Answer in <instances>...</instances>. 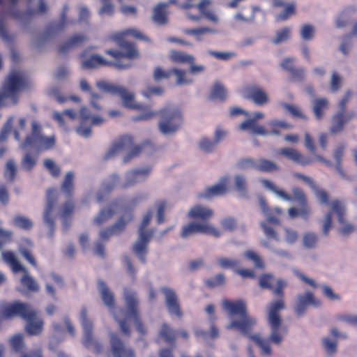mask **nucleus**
<instances>
[{
    "label": "nucleus",
    "instance_id": "nucleus-26",
    "mask_svg": "<svg viewBox=\"0 0 357 357\" xmlns=\"http://www.w3.org/2000/svg\"><path fill=\"white\" fill-rule=\"evenodd\" d=\"M278 152L280 155L292 160L294 162L303 166L308 165L313 162V159L304 156L298 151L293 148H282Z\"/></svg>",
    "mask_w": 357,
    "mask_h": 357
},
{
    "label": "nucleus",
    "instance_id": "nucleus-19",
    "mask_svg": "<svg viewBox=\"0 0 357 357\" xmlns=\"http://www.w3.org/2000/svg\"><path fill=\"white\" fill-rule=\"evenodd\" d=\"M259 285L263 289H273L275 295L282 296V289L287 286V282L280 278L276 279L273 274L266 273L260 275Z\"/></svg>",
    "mask_w": 357,
    "mask_h": 357
},
{
    "label": "nucleus",
    "instance_id": "nucleus-42",
    "mask_svg": "<svg viewBox=\"0 0 357 357\" xmlns=\"http://www.w3.org/2000/svg\"><path fill=\"white\" fill-rule=\"evenodd\" d=\"M321 345L327 356L332 357L337 354V340H333L330 336H325L321 339Z\"/></svg>",
    "mask_w": 357,
    "mask_h": 357
},
{
    "label": "nucleus",
    "instance_id": "nucleus-20",
    "mask_svg": "<svg viewBox=\"0 0 357 357\" xmlns=\"http://www.w3.org/2000/svg\"><path fill=\"white\" fill-rule=\"evenodd\" d=\"M229 178L227 176L220 178V181L214 185L207 187L199 192L198 197L210 199L214 197L222 196L228 192Z\"/></svg>",
    "mask_w": 357,
    "mask_h": 357
},
{
    "label": "nucleus",
    "instance_id": "nucleus-13",
    "mask_svg": "<svg viewBox=\"0 0 357 357\" xmlns=\"http://www.w3.org/2000/svg\"><path fill=\"white\" fill-rule=\"evenodd\" d=\"M68 9V6H64L59 21L52 23L49 26L47 33L40 34L33 38L31 44L33 47L38 48L40 47L45 43L50 34L61 32L63 31L70 23H73V21H70L67 19L66 12Z\"/></svg>",
    "mask_w": 357,
    "mask_h": 357
},
{
    "label": "nucleus",
    "instance_id": "nucleus-21",
    "mask_svg": "<svg viewBox=\"0 0 357 357\" xmlns=\"http://www.w3.org/2000/svg\"><path fill=\"white\" fill-rule=\"evenodd\" d=\"M153 236L151 234H144L138 233V237L132 245V252L143 263L146 262V255L149 252V243L150 242Z\"/></svg>",
    "mask_w": 357,
    "mask_h": 357
},
{
    "label": "nucleus",
    "instance_id": "nucleus-62",
    "mask_svg": "<svg viewBox=\"0 0 357 357\" xmlns=\"http://www.w3.org/2000/svg\"><path fill=\"white\" fill-rule=\"evenodd\" d=\"M237 167L243 170H247L250 169L257 170V159L251 158L241 159L238 162Z\"/></svg>",
    "mask_w": 357,
    "mask_h": 357
},
{
    "label": "nucleus",
    "instance_id": "nucleus-51",
    "mask_svg": "<svg viewBox=\"0 0 357 357\" xmlns=\"http://www.w3.org/2000/svg\"><path fill=\"white\" fill-rule=\"evenodd\" d=\"M176 332L167 324H163L159 331V335L169 344H174L176 340Z\"/></svg>",
    "mask_w": 357,
    "mask_h": 357
},
{
    "label": "nucleus",
    "instance_id": "nucleus-32",
    "mask_svg": "<svg viewBox=\"0 0 357 357\" xmlns=\"http://www.w3.org/2000/svg\"><path fill=\"white\" fill-rule=\"evenodd\" d=\"M98 288L103 303L108 307L112 308L114 304V296L112 291L107 287L104 281L99 280Z\"/></svg>",
    "mask_w": 357,
    "mask_h": 357
},
{
    "label": "nucleus",
    "instance_id": "nucleus-1",
    "mask_svg": "<svg viewBox=\"0 0 357 357\" xmlns=\"http://www.w3.org/2000/svg\"><path fill=\"white\" fill-rule=\"evenodd\" d=\"M222 305L230 319V321L225 326V328L237 331L255 342L261 349L263 355H271L272 351L270 342L280 345L288 333V326L283 323L280 314V312L285 308L284 303L282 299L271 302L267 307L266 321L269 328L268 339L262 337L259 333H250L252 328L257 325V320L248 313L245 301L242 299L224 300Z\"/></svg>",
    "mask_w": 357,
    "mask_h": 357
},
{
    "label": "nucleus",
    "instance_id": "nucleus-45",
    "mask_svg": "<svg viewBox=\"0 0 357 357\" xmlns=\"http://www.w3.org/2000/svg\"><path fill=\"white\" fill-rule=\"evenodd\" d=\"M261 183L265 188L274 192L276 195L282 199L286 201H291L292 199V197L290 195L287 194L282 190L278 188L271 181L267 179H262Z\"/></svg>",
    "mask_w": 357,
    "mask_h": 357
},
{
    "label": "nucleus",
    "instance_id": "nucleus-25",
    "mask_svg": "<svg viewBox=\"0 0 357 357\" xmlns=\"http://www.w3.org/2000/svg\"><path fill=\"white\" fill-rule=\"evenodd\" d=\"M56 191L49 189L47 191V205L44 212V221L49 228V237L52 238L54 233V220L50 217V213L55 202Z\"/></svg>",
    "mask_w": 357,
    "mask_h": 357
},
{
    "label": "nucleus",
    "instance_id": "nucleus-16",
    "mask_svg": "<svg viewBox=\"0 0 357 357\" xmlns=\"http://www.w3.org/2000/svg\"><path fill=\"white\" fill-rule=\"evenodd\" d=\"M321 304V301L316 298L312 291H305L304 293L296 295L294 310L296 315L301 317L305 314L306 310L310 305L319 307Z\"/></svg>",
    "mask_w": 357,
    "mask_h": 357
},
{
    "label": "nucleus",
    "instance_id": "nucleus-7",
    "mask_svg": "<svg viewBox=\"0 0 357 357\" xmlns=\"http://www.w3.org/2000/svg\"><path fill=\"white\" fill-rule=\"evenodd\" d=\"M96 86L105 92L118 95L121 98L124 107L133 109H144L143 105L135 101V93L126 87L103 80L97 82Z\"/></svg>",
    "mask_w": 357,
    "mask_h": 357
},
{
    "label": "nucleus",
    "instance_id": "nucleus-30",
    "mask_svg": "<svg viewBox=\"0 0 357 357\" xmlns=\"http://www.w3.org/2000/svg\"><path fill=\"white\" fill-rule=\"evenodd\" d=\"M116 213L115 204H111L102 208L93 218V224L100 226L106 223Z\"/></svg>",
    "mask_w": 357,
    "mask_h": 357
},
{
    "label": "nucleus",
    "instance_id": "nucleus-31",
    "mask_svg": "<svg viewBox=\"0 0 357 357\" xmlns=\"http://www.w3.org/2000/svg\"><path fill=\"white\" fill-rule=\"evenodd\" d=\"M86 40H88V38L84 34L79 33L73 35L69 38V40L61 45L60 52L61 53H65L70 50L82 45Z\"/></svg>",
    "mask_w": 357,
    "mask_h": 357
},
{
    "label": "nucleus",
    "instance_id": "nucleus-59",
    "mask_svg": "<svg viewBox=\"0 0 357 357\" xmlns=\"http://www.w3.org/2000/svg\"><path fill=\"white\" fill-rule=\"evenodd\" d=\"M149 199V194L144 192H140L135 194L128 201V206L134 208L142 202Z\"/></svg>",
    "mask_w": 357,
    "mask_h": 357
},
{
    "label": "nucleus",
    "instance_id": "nucleus-58",
    "mask_svg": "<svg viewBox=\"0 0 357 357\" xmlns=\"http://www.w3.org/2000/svg\"><path fill=\"white\" fill-rule=\"evenodd\" d=\"M13 225L24 230H29L33 227L32 222L29 218L22 215H16L14 217Z\"/></svg>",
    "mask_w": 357,
    "mask_h": 357
},
{
    "label": "nucleus",
    "instance_id": "nucleus-41",
    "mask_svg": "<svg viewBox=\"0 0 357 357\" xmlns=\"http://www.w3.org/2000/svg\"><path fill=\"white\" fill-rule=\"evenodd\" d=\"M234 186L240 197L243 199L248 198L247 179L245 176L241 174H236L234 176Z\"/></svg>",
    "mask_w": 357,
    "mask_h": 357
},
{
    "label": "nucleus",
    "instance_id": "nucleus-57",
    "mask_svg": "<svg viewBox=\"0 0 357 357\" xmlns=\"http://www.w3.org/2000/svg\"><path fill=\"white\" fill-rule=\"evenodd\" d=\"M74 173L68 172L66 173L65 178L61 185L62 190L68 195H70L73 191Z\"/></svg>",
    "mask_w": 357,
    "mask_h": 357
},
{
    "label": "nucleus",
    "instance_id": "nucleus-10",
    "mask_svg": "<svg viewBox=\"0 0 357 357\" xmlns=\"http://www.w3.org/2000/svg\"><path fill=\"white\" fill-rule=\"evenodd\" d=\"M132 146L133 142L130 137H123L113 144V145L106 153L105 158L106 159H109L119 154L121 151H128V153L123 158V162L127 163L132 158L138 156L142 151L141 146Z\"/></svg>",
    "mask_w": 357,
    "mask_h": 357
},
{
    "label": "nucleus",
    "instance_id": "nucleus-23",
    "mask_svg": "<svg viewBox=\"0 0 357 357\" xmlns=\"http://www.w3.org/2000/svg\"><path fill=\"white\" fill-rule=\"evenodd\" d=\"M119 46L122 49V51L107 50H105V53L117 60L123 57L133 59L137 56V50L131 43L125 41L124 40H120L119 41Z\"/></svg>",
    "mask_w": 357,
    "mask_h": 357
},
{
    "label": "nucleus",
    "instance_id": "nucleus-24",
    "mask_svg": "<svg viewBox=\"0 0 357 357\" xmlns=\"http://www.w3.org/2000/svg\"><path fill=\"white\" fill-rule=\"evenodd\" d=\"M160 291L165 296V302L169 313L178 317H181L182 312L175 291L167 287H162Z\"/></svg>",
    "mask_w": 357,
    "mask_h": 357
},
{
    "label": "nucleus",
    "instance_id": "nucleus-46",
    "mask_svg": "<svg viewBox=\"0 0 357 357\" xmlns=\"http://www.w3.org/2000/svg\"><path fill=\"white\" fill-rule=\"evenodd\" d=\"M332 213H336L337 216V219L340 223L344 222V215L346 213V207L345 205L339 200L333 201L331 204V211Z\"/></svg>",
    "mask_w": 357,
    "mask_h": 357
},
{
    "label": "nucleus",
    "instance_id": "nucleus-55",
    "mask_svg": "<svg viewBox=\"0 0 357 357\" xmlns=\"http://www.w3.org/2000/svg\"><path fill=\"white\" fill-rule=\"evenodd\" d=\"M284 9L280 14L276 16V19L280 21L287 20L291 15H294L296 13V2L286 3Z\"/></svg>",
    "mask_w": 357,
    "mask_h": 357
},
{
    "label": "nucleus",
    "instance_id": "nucleus-40",
    "mask_svg": "<svg viewBox=\"0 0 357 357\" xmlns=\"http://www.w3.org/2000/svg\"><path fill=\"white\" fill-rule=\"evenodd\" d=\"M268 125L271 128V130H268V135H280L281 132L278 129L279 128L284 130H289L293 128V126L291 123H289L285 121L277 119H272L269 121L268 122Z\"/></svg>",
    "mask_w": 357,
    "mask_h": 357
},
{
    "label": "nucleus",
    "instance_id": "nucleus-53",
    "mask_svg": "<svg viewBox=\"0 0 357 357\" xmlns=\"http://www.w3.org/2000/svg\"><path fill=\"white\" fill-rule=\"evenodd\" d=\"M215 261L220 268L225 269L233 268L240 265V260L231 257H220Z\"/></svg>",
    "mask_w": 357,
    "mask_h": 357
},
{
    "label": "nucleus",
    "instance_id": "nucleus-9",
    "mask_svg": "<svg viewBox=\"0 0 357 357\" xmlns=\"http://www.w3.org/2000/svg\"><path fill=\"white\" fill-rule=\"evenodd\" d=\"M2 257L4 261L8 264L13 272H23L24 275L21 278L20 282L22 286L26 287L29 291L37 292L40 289V286L35 279L29 274L26 268L21 264L15 254L10 251L2 252Z\"/></svg>",
    "mask_w": 357,
    "mask_h": 357
},
{
    "label": "nucleus",
    "instance_id": "nucleus-33",
    "mask_svg": "<svg viewBox=\"0 0 357 357\" xmlns=\"http://www.w3.org/2000/svg\"><path fill=\"white\" fill-rule=\"evenodd\" d=\"M109 61L100 54H92L82 62V67L85 69L96 68L100 66H107Z\"/></svg>",
    "mask_w": 357,
    "mask_h": 357
},
{
    "label": "nucleus",
    "instance_id": "nucleus-11",
    "mask_svg": "<svg viewBox=\"0 0 357 357\" xmlns=\"http://www.w3.org/2000/svg\"><path fill=\"white\" fill-rule=\"evenodd\" d=\"M79 320L83 330L82 344L86 347H91L94 351L99 353L102 351V346L93 337V323L88 318V310L83 307L79 312Z\"/></svg>",
    "mask_w": 357,
    "mask_h": 357
},
{
    "label": "nucleus",
    "instance_id": "nucleus-35",
    "mask_svg": "<svg viewBox=\"0 0 357 357\" xmlns=\"http://www.w3.org/2000/svg\"><path fill=\"white\" fill-rule=\"evenodd\" d=\"M168 6V3H159L154 8L153 12V20L159 25H165L168 22L167 13L165 8Z\"/></svg>",
    "mask_w": 357,
    "mask_h": 357
},
{
    "label": "nucleus",
    "instance_id": "nucleus-44",
    "mask_svg": "<svg viewBox=\"0 0 357 357\" xmlns=\"http://www.w3.org/2000/svg\"><path fill=\"white\" fill-rule=\"evenodd\" d=\"M258 201H259V204L260 205L261 209L262 210L264 214L266 217L267 220L271 223L279 225L280 224L279 219L276 216L273 215V213H272L271 210H270L267 206L266 200L265 197H263L262 195H259Z\"/></svg>",
    "mask_w": 357,
    "mask_h": 357
},
{
    "label": "nucleus",
    "instance_id": "nucleus-34",
    "mask_svg": "<svg viewBox=\"0 0 357 357\" xmlns=\"http://www.w3.org/2000/svg\"><path fill=\"white\" fill-rule=\"evenodd\" d=\"M319 238L317 234L313 231H306L302 235L301 244L304 249L312 250L318 247Z\"/></svg>",
    "mask_w": 357,
    "mask_h": 357
},
{
    "label": "nucleus",
    "instance_id": "nucleus-18",
    "mask_svg": "<svg viewBox=\"0 0 357 357\" xmlns=\"http://www.w3.org/2000/svg\"><path fill=\"white\" fill-rule=\"evenodd\" d=\"M151 172V168L149 166L138 167L128 171L125 174L124 181L122 183L123 188H127L137 183L146 181Z\"/></svg>",
    "mask_w": 357,
    "mask_h": 357
},
{
    "label": "nucleus",
    "instance_id": "nucleus-15",
    "mask_svg": "<svg viewBox=\"0 0 357 357\" xmlns=\"http://www.w3.org/2000/svg\"><path fill=\"white\" fill-rule=\"evenodd\" d=\"M196 233L210 234L216 238L222 234L220 230L208 222H191L182 227L181 236L182 238H187Z\"/></svg>",
    "mask_w": 357,
    "mask_h": 357
},
{
    "label": "nucleus",
    "instance_id": "nucleus-22",
    "mask_svg": "<svg viewBox=\"0 0 357 357\" xmlns=\"http://www.w3.org/2000/svg\"><path fill=\"white\" fill-rule=\"evenodd\" d=\"M245 98L251 100L257 105H264L269 102L267 93L257 85H251L245 89Z\"/></svg>",
    "mask_w": 357,
    "mask_h": 357
},
{
    "label": "nucleus",
    "instance_id": "nucleus-2",
    "mask_svg": "<svg viewBox=\"0 0 357 357\" xmlns=\"http://www.w3.org/2000/svg\"><path fill=\"white\" fill-rule=\"evenodd\" d=\"M123 298L126 310L119 309L112 312L114 317L118 322L121 332L124 335L130 336V329L127 323V318H131L133 319L136 330L142 335L146 334V328L139 315V310L137 309L139 300L136 292L130 289L125 288L123 291Z\"/></svg>",
    "mask_w": 357,
    "mask_h": 357
},
{
    "label": "nucleus",
    "instance_id": "nucleus-64",
    "mask_svg": "<svg viewBox=\"0 0 357 357\" xmlns=\"http://www.w3.org/2000/svg\"><path fill=\"white\" fill-rule=\"evenodd\" d=\"M102 6L99 9L100 15L112 16L114 12V6L110 2V0H101Z\"/></svg>",
    "mask_w": 357,
    "mask_h": 357
},
{
    "label": "nucleus",
    "instance_id": "nucleus-8",
    "mask_svg": "<svg viewBox=\"0 0 357 357\" xmlns=\"http://www.w3.org/2000/svg\"><path fill=\"white\" fill-rule=\"evenodd\" d=\"M18 0H0V6L5 8L4 11L0 12V37L8 43L14 40V35L10 33L8 29V23L6 15L17 20H23L24 13L15 8Z\"/></svg>",
    "mask_w": 357,
    "mask_h": 357
},
{
    "label": "nucleus",
    "instance_id": "nucleus-6",
    "mask_svg": "<svg viewBox=\"0 0 357 357\" xmlns=\"http://www.w3.org/2000/svg\"><path fill=\"white\" fill-rule=\"evenodd\" d=\"M56 145L54 135L46 137L42 133V126L36 121L31 122V134L26 137L24 142L20 146L25 149L28 146H35L38 152L53 149Z\"/></svg>",
    "mask_w": 357,
    "mask_h": 357
},
{
    "label": "nucleus",
    "instance_id": "nucleus-52",
    "mask_svg": "<svg viewBox=\"0 0 357 357\" xmlns=\"http://www.w3.org/2000/svg\"><path fill=\"white\" fill-rule=\"evenodd\" d=\"M218 144L213 139L207 137L202 138L198 142L199 149L204 153H211L215 151Z\"/></svg>",
    "mask_w": 357,
    "mask_h": 357
},
{
    "label": "nucleus",
    "instance_id": "nucleus-63",
    "mask_svg": "<svg viewBox=\"0 0 357 357\" xmlns=\"http://www.w3.org/2000/svg\"><path fill=\"white\" fill-rule=\"evenodd\" d=\"M353 47V42L351 38H349V36H344L340 44L339 50L342 53V54L345 56H347Z\"/></svg>",
    "mask_w": 357,
    "mask_h": 357
},
{
    "label": "nucleus",
    "instance_id": "nucleus-14",
    "mask_svg": "<svg viewBox=\"0 0 357 357\" xmlns=\"http://www.w3.org/2000/svg\"><path fill=\"white\" fill-rule=\"evenodd\" d=\"M68 9V6H64L59 21L52 23L49 26L47 33L40 34L33 38L31 44L33 47L38 48L40 47L45 43L50 34L61 32L63 31L70 23H73V21H70L67 19L66 12Z\"/></svg>",
    "mask_w": 357,
    "mask_h": 357
},
{
    "label": "nucleus",
    "instance_id": "nucleus-56",
    "mask_svg": "<svg viewBox=\"0 0 357 357\" xmlns=\"http://www.w3.org/2000/svg\"><path fill=\"white\" fill-rule=\"evenodd\" d=\"M172 75H174L176 77V84L178 86L188 84L192 83V80L186 77V72L184 70L178 68L171 69Z\"/></svg>",
    "mask_w": 357,
    "mask_h": 357
},
{
    "label": "nucleus",
    "instance_id": "nucleus-17",
    "mask_svg": "<svg viewBox=\"0 0 357 357\" xmlns=\"http://www.w3.org/2000/svg\"><path fill=\"white\" fill-rule=\"evenodd\" d=\"M265 114L261 112H255L252 116L239 125V129L243 131H248L252 135L268 136V130L257 123V120L263 119Z\"/></svg>",
    "mask_w": 357,
    "mask_h": 357
},
{
    "label": "nucleus",
    "instance_id": "nucleus-27",
    "mask_svg": "<svg viewBox=\"0 0 357 357\" xmlns=\"http://www.w3.org/2000/svg\"><path fill=\"white\" fill-rule=\"evenodd\" d=\"M110 344L114 357H134V352L125 347L123 343L115 334H110Z\"/></svg>",
    "mask_w": 357,
    "mask_h": 357
},
{
    "label": "nucleus",
    "instance_id": "nucleus-3",
    "mask_svg": "<svg viewBox=\"0 0 357 357\" xmlns=\"http://www.w3.org/2000/svg\"><path fill=\"white\" fill-rule=\"evenodd\" d=\"M159 116L158 123L159 131L164 135L176 133L183 123V114L181 109L174 105H167L157 112H149L137 116L135 120H146L155 114Z\"/></svg>",
    "mask_w": 357,
    "mask_h": 357
},
{
    "label": "nucleus",
    "instance_id": "nucleus-29",
    "mask_svg": "<svg viewBox=\"0 0 357 357\" xmlns=\"http://www.w3.org/2000/svg\"><path fill=\"white\" fill-rule=\"evenodd\" d=\"M354 112H349L348 113H343L338 112L332 118V126L331 131L333 133L340 132L344 127V125L354 117Z\"/></svg>",
    "mask_w": 357,
    "mask_h": 357
},
{
    "label": "nucleus",
    "instance_id": "nucleus-43",
    "mask_svg": "<svg viewBox=\"0 0 357 357\" xmlns=\"http://www.w3.org/2000/svg\"><path fill=\"white\" fill-rule=\"evenodd\" d=\"M257 170L261 172L271 173L279 170V166L274 162L265 158H257Z\"/></svg>",
    "mask_w": 357,
    "mask_h": 357
},
{
    "label": "nucleus",
    "instance_id": "nucleus-38",
    "mask_svg": "<svg viewBox=\"0 0 357 357\" xmlns=\"http://www.w3.org/2000/svg\"><path fill=\"white\" fill-rule=\"evenodd\" d=\"M354 12L355 8L354 6L347 7L342 10L336 17V27L341 29L347 26L350 22L351 14Z\"/></svg>",
    "mask_w": 357,
    "mask_h": 357
},
{
    "label": "nucleus",
    "instance_id": "nucleus-36",
    "mask_svg": "<svg viewBox=\"0 0 357 357\" xmlns=\"http://www.w3.org/2000/svg\"><path fill=\"white\" fill-rule=\"evenodd\" d=\"M329 101L325 98H314L312 100V112L317 120H321L324 111L328 107Z\"/></svg>",
    "mask_w": 357,
    "mask_h": 357
},
{
    "label": "nucleus",
    "instance_id": "nucleus-54",
    "mask_svg": "<svg viewBox=\"0 0 357 357\" xmlns=\"http://www.w3.org/2000/svg\"><path fill=\"white\" fill-rule=\"evenodd\" d=\"M291 28L284 27L280 30H278L275 32V37L271 39V42L275 45L284 43L290 38Z\"/></svg>",
    "mask_w": 357,
    "mask_h": 357
},
{
    "label": "nucleus",
    "instance_id": "nucleus-28",
    "mask_svg": "<svg viewBox=\"0 0 357 357\" xmlns=\"http://www.w3.org/2000/svg\"><path fill=\"white\" fill-rule=\"evenodd\" d=\"M213 211L209 207L197 204L189 210L188 217L192 219H200L202 222H207L213 216Z\"/></svg>",
    "mask_w": 357,
    "mask_h": 357
},
{
    "label": "nucleus",
    "instance_id": "nucleus-12",
    "mask_svg": "<svg viewBox=\"0 0 357 357\" xmlns=\"http://www.w3.org/2000/svg\"><path fill=\"white\" fill-rule=\"evenodd\" d=\"M68 9V6H64L59 21L52 23L49 26L47 33L40 34L33 38L31 44L33 47L38 48L40 47L45 43L50 34L61 32L63 31L70 23H73V21H70L67 19L66 12Z\"/></svg>",
    "mask_w": 357,
    "mask_h": 357
},
{
    "label": "nucleus",
    "instance_id": "nucleus-49",
    "mask_svg": "<svg viewBox=\"0 0 357 357\" xmlns=\"http://www.w3.org/2000/svg\"><path fill=\"white\" fill-rule=\"evenodd\" d=\"M153 218V211L151 210H149L146 214L144 215L142 222L140 223L139 228H138V233L140 234H151V236L153 235L155 232L154 229H147L146 227L150 223L151 219Z\"/></svg>",
    "mask_w": 357,
    "mask_h": 357
},
{
    "label": "nucleus",
    "instance_id": "nucleus-37",
    "mask_svg": "<svg viewBox=\"0 0 357 357\" xmlns=\"http://www.w3.org/2000/svg\"><path fill=\"white\" fill-rule=\"evenodd\" d=\"M133 219V213L132 211H126L111 226L115 234H119L123 232L126 225L130 222Z\"/></svg>",
    "mask_w": 357,
    "mask_h": 357
},
{
    "label": "nucleus",
    "instance_id": "nucleus-60",
    "mask_svg": "<svg viewBox=\"0 0 357 357\" xmlns=\"http://www.w3.org/2000/svg\"><path fill=\"white\" fill-rule=\"evenodd\" d=\"M280 105L293 116L299 117L304 120L307 119V116L302 113V112L301 111L300 108L298 106L286 102H282Z\"/></svg>",
    "mask_w": 357,
    "mask_h": 357
},
{
    "label": "nucleus",
    "instance_id": "nucleus-5",
    "mask_svg": "<svg viewBox=\"0 0 357 357\" xmlns=\"http://www.w3.org/2000/svg\"><path fill=\"white\" fill-rule=\"evenodd\" d=\"M27 79L20 70H13L4 81L0 91V107L5 105L3 100L10 98L13 105L17 104L19 93L26 87Z\"/></svg>",
    "mask_w": 357,
    "mask_h": 357
},
{
    "label": "nucleus",
    "instance_id": "nucleus-50",
    "mask_svg": "<svg viewBox=\"0 0 357 357\" xmlns=\"http://www.w3.org/2000/svg\"><path fill=\"white\" fill-rule=\"evenodd\" d=\"M170 58L173 61L183 63H190L195 61V57L192 55L180 51H172Z\"/></svg>",
    "mask_w": 357,
    "mask_h": 357
},
{
    "label": "nucleus",
    "instance_id": "nucleus-47",
    "mask_svg": "<svg viewBox=\"0 0 357 357\" xmlns=\"http://www.w3.org/2000/svg\"><path fill=\"white\" fill-rule=\"evenodd\" d=\"M24 150L25 152L22 158L21 165L24 169L30 171L36 164L38 153L33 155L26 150V148Z\"/></svg>",
    "mask_w": 357,
    "mask_h": 357
},
{
    "label": "nucleus",
    "instance_id": "nucleus-39",
    "mask_svg": "<svg viewBox=\"0 0 357 357\" xmlns=\"http://www.w3.org/2000/svg\"><path fill=\"white\" fill-rule=\"evenodd\" d=\"M211 4V0H201L199 3L196 5V7L198 8L201 14L208 20L214 23H218L219 22L218 15L211 10H206V8Z\"/></svg>",
    "mask_w": 357,
    "mask_h": 357
},
{
    "label": "nucleus",
    "instance_id": "nucleus-61",
    "mask_svg": "<svg viewBox=\"0 0 357 357\" xmlns=\"http://www.w3.org/2000/svg\"><path fill=\"white\" fill-rule=\"evenodd\" d=\"M315 28L312 24H303L301 26V37L304 40H311L314 35Z\"/></svg>",
    "mask_w": 357,
    "mask_h": 357
},
{
    "label": "nucleus",
    "instance_id": "nucleus-4",
    "mask_svg": "<svg viewBox=\"0 0 357 357\" xmlns=\"http://www.w3.org/2000/svg\"><path fill=\"white\" fill-rule=\"evenodd\" d=\"M38 310L29 303L14 302L7 305L3 310L2 316L8 319L15 316L22 317L26 321V329L29 334L36 335L40 333L43 321L38 317Z\"/></svg>",
    "mask_w": 357,
    "mask_h": 357
},
{
    "label": "nucleus",
    "instance_id": "nucleus-48",
    "mask_svg": "<svg viewBox=\"0 0 357 357\" xmlns=\"http://www.w3.org/2000/svg\"><path fill=\"white\" fill-rule=\"evenodd\" d=\"M227 97V91L225 87L220 82H215L211 89L209 98L211 100L218 99L224 100Z\"/></svg>",
    "mask_w": 357,
    "mask_h": 357
}]
</instances>
